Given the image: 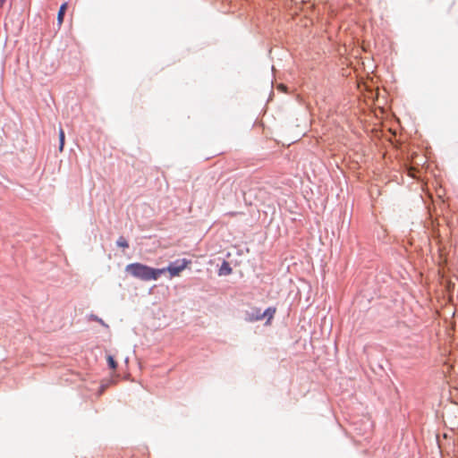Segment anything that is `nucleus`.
I'll return each mask as SVG.
<instances>
[{
	"label": "nucleus",
	"mask_w": 458,
	"mask_h": 458,
	"mask_svg": "<svg viewBox=\"0 0 458 458\" xmlns=\"http://www.w3.org/2000/svg\"><path fill=\"white\" fill-rule=\"evenodd\" d=\"M191 261L186 259L176 260L174 263H171L168 267L159 268V270H164L165 272H168L171 277L179 276L180 274L190 265Z\"/></svg>",
	"instance_id": "nucleus-3"
},
{
	"label": "nucleus",
	"mask_w": 458,
	"mask_h": 458,
	"mask_svg": "<svg viewBox=\"0 0 458 458\" xmlns=\"http://www.w3.org/2000/svg\"><path fill=\"white\" fill-rule=\"evenodd\" d=\"M90 319L98 322L102 326L107 327V325L103 321V319H101L100 318H98L96 315H90Z\"/></svg>",
	"instance_id": "nucleus-9"
},
{
	"label": "nucleus",
	"mask_w": 458,
	"mask_h": 458,
	"mask_svg": "<svg viewBox=\"0 0 458 458\" xmlns=\"http://www.w3.org/2000/svg\"><path fill=\"white\" fill-rule=\"evenodd\" d=\"M231 273H232V267H230L229 263L226 261H224L218 270V275L219 276H228Z\"/></svg>",
	"instance_id": "nucleus-4"
},
{
	"label": "nucleus",
	"mask_w": 458,
	"mask_h": 458,
	"mask_svg": "<svg viewBox=\"0 0 458 458\" xmlns=\"http://www.w3.org/2000/svg\"><path fill=\"white\" fill-rule=\"evenodd\" d=\"M59 141H60L59 150L63 151L64 146V131L62 128H60V130H59Z\"/></svg>",
	"instance_id": "nucleus-6"
},
{
	"label": "nucleus",
	"mask_w": 458,
	"mask_h": 458,
	"mask_svg": "<svg viewBox=\"0 0 458 458\" xmlns=\"http://www.w3.org/2000/svg\"><path fill=\"white\" fill-rule=\"evenodd\" d=\"M106 360H107V363H108V366L110 367V369H112L114 370L116 369L117 362L114 360V357L111 355H108Z\"/></svg>",
	"instance_id": "nucleus-7"
},
{
	"label": "nucleus",
	"mask_w": 458,
	"mask_h": 458,
	"mask_svg": "<svg viewBox=\"0 0 458 458\" xmlns=\"http://www.w3.org/2000/svg\"><path fill=\"white\" fill-rule=\"evenodd\" d=\"M294 2H295V3L300 2V3H301V4H307V3H310V0H294Z\"/></svg>",
	"instance_id": "nucleus-10"
},
{
	"label": "nucleus",
	"mask_w": 458,
	"mask_h": 458,
	"mask_svg": "<svg viewBox=\"0 0 458 458\" xmlns=\"http://www.w3.org/2000/svg\"><path fill=\"white\" fill-rule=\"evenodd\" d=\"M5 0H0V5L2 6L4 4Z\"/></svg>",
	"instance_id": "nucleus-11"
},
{
	"label": "nucleus",
	"mask_w": 458,
	"mask_h": 458,
	"mask_svg": "<svg viewBox=\"0 0 458 458\" xmlns=\"http://www.w3.org/2000/svg\"><path fill=\"white\" fill-rule=\"evenodd\" d=\"M125 270L132 276L142 281L157 280L162 274H164V270L153 268L141 263L129 264L126 266Z\"/></svg>",
	"instance_id": "nucleus-1"
},
{
	"label": "nucleus",
	"mask_w": 458,
	"mask_h": 458,
	"mask_svg": "<svg viewBox=\"0 0 458 458\" xmlns=\"http://www.w3.org/2000/svg\"><path fill=\"white\" fill-rule=\"evenodd\" d=\"M284 88V85H280V89H283Z\"/></svg>",
	"instance_id": "nucleus-12"
},
{
	"label": "nucleus",
	"mask_w": 458,
	"mask_h": 458,
	"mask_svg": "<svg viewBox=\"0 0 458 458\" xmlns=\"http://www.w3.org/2000/svg\"><path fill=\"white\" fill-rule=\"evenodd\" d=\"M66 8H67V4H63L61 5L60 9H59V12H58V14H57V21H58L59 24L63 23L64 16Z\"/></svg>",
	"instance_id": "nucleus-5"
},
{
	"label": "nucleus",
	"mask_w": 458,
	"mask_h": 458,
	"mask_svg": "<svg viewBox=\"0 0 458 458\" xmlns=\"http://www.w3.org/2000/svg\"><path fill=\"white\" fill-rule=\"evenodd\" d=\"M276 312V308L269 307L264 312L260 308L250 307V310L245 311V320L248 322H256L267 318L266 325H270L274 316Z\"/></svg>",
	"instance_id": "nucleus-2"
},
{
	"label": "nucleus",
	"mask_w": 458,
	"mask_h": 458,
	"mask_svg": "<svg viewBox=\"0 0 458 458\" xmlns=\"http://www.w3.org/2000/svg\"><path fill=\"white\" fill-rule=\"evenodd\" d=\"M117 245L119 247H122V248H128L129 247V243L127 242V240L123 237H120L118 240H117Z\"/></svg>",
	"instance_id": "nucleus-8"
}]
</instances>
